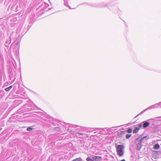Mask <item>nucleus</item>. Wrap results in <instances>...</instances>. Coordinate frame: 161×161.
<instances>
[{"label": "nucleus", "instance_id": "f257e3e1", "mask_svg": "<svg viewBox=\"0 0 161 161\" xmlns=\"http://www.w3.org/2000/svg\"><path fill=\"white\" fill-rule=\"evenodd\" d=\"M116 150L118 155L121 157L124 154V146L123 145H118L116 146Z\"/></svg>", "mask_w": 161, "mask_h": 161}, {"label": "nucleus", "instance_id": "f03ea898", "mask_svg": "<svg viewBox=\"0 0 161 161\" xmlns=\"http://www.w3.org/2000/svg\"><path fill=\"white\" fill-rule=\"evenodd\" d=\"M142 127V125L141 124H139L137 125V126L135 127V129L133 131V133L135 134L137 133L140 130V128Z\"/></svg>", "mask_w": 161, "mask_h": 161}, {"label": "nucleus", "instance_id": "7ed1b4c3", "mask_svg": "<svg viewBox=\"0 0 161 161\" xmlns=\"http://www.w3.org/2000/svg\"><path fill=\"white\" fill-rule=\"evenodd\" d=\"M125 131H120L118 133L117 136L119 137H122L124 135L125 133Z\"/></svg>", "mask_w": 161, "mask_h": 161}, {"label": "nucleus", "instance_id": "20e7f679", "mask_svg": "<svg viewBox=\"0 0 161 161\" xmlns=\"http://www.w3.org/2000/svg\"><path fill=\"white\" fill-rule=\"evenodd\" d=\"M102 158L101 157L99 156H95L93 157V160L92 161H99Z\"/></svg>", "mask_w": 161, "mask_h": 161}, {"label": "nucleus", "instance_id": "39448f33", "mask_svg": "<svg viewBox=\"0 0 161 161\" xmlns=\"http://www.w3.org/2000/svg\"><path fill=\"white\" fill-rule=\"evenodd\" d=\"M147 136H144L143 137H141L139 141V142H140L141 143H142V142H147V140L145 139Z\"/></svg>", "mask_w": 161, "mask_h": 161}, {"label": "nucleus", "instance_id": "423d86ee", "mask_svg": "<svg viewBox=\"0 0 161 161\" xmlns=\"http://www.w3.org/2000/svg\"><path fill=\"white\" fill-rule=\"evenodd\" d=\"M142 143H141L140 142H138L137 146V149L138 150H139L142 147Z\"/></svg>", "mask_w": 161, "mask_h": 161}, {"label": "nucleus", "instance_id": "0eeeda50", "mask_svg": "<svg viewBox=\"0 0 161 161\" xmlns=\"http://www.w3.org/2000/svg\"><path fill=\"white\" fill-rule=\"evenodd\" d=\"M160 148V146L158 144H156L153 147V148L155 150L158 149Z\"/></svg>", "mask_w": 161, "mask_h": 161}, {"label": "nucleus", "instance_id": "6e6552de", "mask_svg": "<svg viewBox=\"0 0 161 161\" xmlns=\"http://www.w3.org/2000/svg\"><path fill=\"white\" fill-rule=\"evenodd\" d=\"M149 125V123L148 122H146L144 123L143 124V127L144 128H146Z\"/></svg>", "mask_w": 161, "mask_h": 161}, {"label": "nucleus", "instance_id": "1a4fd4ad", "mask_svg": "<svg viewBox=\"0 0 161 161\" xmlns=\"http://www.w3.org/2000/svg\"><path fill=\"white\" fill-rule=\"evenodd\" d=\"M72 161H82V159L80 158H77L73 159Z\"/></svg>", "mask_w": 161, "mask_h": 161}, {"label": "nucleus", "instance_id": "9d476101", "mask_svg": "<svg viewBox=\"0 0 161 161\" xmlns=\"http://www.w3.org/2000/svg\"><path fill=\"white\" fill-rule=\"evenodd\" d=\"M12 86L11 85L9 86V87L6 88L5 89V91L6 92L10 90V89L12 87Z\"/></svg>", "mask_w": 161, "mask_h": 161}, {"label": "nucleus", "instance_id": "9b49d317", "mask_svg": "<svg viewBox=\"0 0 161 161\" xmlns=\"http://www.w3.org/2000/svg\"><path fill=\"white\" fill-rule=\"evenodd\" d=\"M125 132H126L128 133H131L132 132V130L131 129H129L126 130H125Z\"/></svg>", "mask_w": 161, "mask_h": 161}, {"label": "nucleus", "instance_id": "f8f14e48", "mask_svg": "<svg viewBox=\"0 0 161 161\" xmlns=\"http://www.w3.org/2000/svg\"><path fill=\"white\" fill-rule=\"evenodd\" d=\"M131 136V134H127L126 135V137L127 139H129Z\"/></svg>", "mask_w": 161, "mask_h": 161}, {"label": "nucleus", "instance_id": "ddd939ff", "mask_svg": "<svg viewBox=\"0 0 161 161\" xmlns=\"http://www.w3.org/2000/svg\"><path fill=\"white\" fill-rule=\"evenodd\" d=\"M32 130V128L31 127H28L27 129V130L28 131H31Z\"/></svg>", "mask_w": 161, "mask_h": 161}, {"label": "nucleus", "instance_id": "4468645a", "mask_svg": "<svg viewBox=\"0 0 161 161\" xmlns=\"http://www.w3.org/2000/svg\"><path fill=\"white\" fill-rule=\"evenodd\" d=\"M86 160L87 161H92L93 159H92L88 157L86 158Z\"/></svg>", "mask_w": 161, "mask_h": 161}, {"label": "nucleus", "instance_id": "2eb2a0df", "mask_svg": "<svg viewBox=\"0 0 161 161\" xmlns=\"http://www.w3.org/2000/svg\"><path fill=\"white\" fill-rule=\"evenodd\" d=\"M78 134L80 135H83V133H78Z\"/></svg>", "mask_w": 161, "mask_h": 161}, {"label": "nucleus", "instance_id": "dca6fc26", "mask_svg": "<svg viewBox=\"0 0 161 161\" xmlns=\"http://www.w3.org/2000/svg\"><path fill=\"white\" fill-rule=\"evenodd\" d=\"M120 161H125V160L124 159L121 160Z\"/></svg>", "mask_w": 161, "mask_h": 161}, {"label": "nucleus", "instance_id": "f3484780", "mask_svg": "<svg viewBox=\"0 0 161 161\" xmlns=\"http://www.w3.org/2000/svg\"><path fill=\"white\" fill-rule=\"evenodd\" d=\"M139 139H140V137H139V138H137V139H136V140H138Z\"/></svg>", "mask_w": 161, "mask_h": 161}]
</instances>
